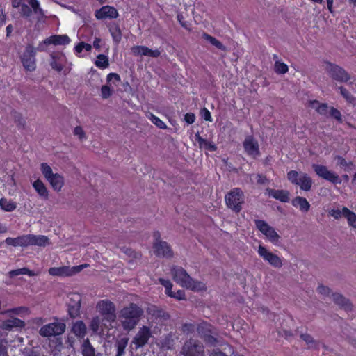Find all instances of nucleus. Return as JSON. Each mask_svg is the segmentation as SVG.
I'll use <instances>...</instances> for the list:
<instances>
[{"mask_svg":"<svg viewBox=\"0 0 356 356\" xmlns=\"http://www.w3.org/2000/svg\"><path fill=\"white\" fill-rule=\"evenodd\" d=\"M216 333L213 331V333L209 334L205 338L203 339L204 342L209 346H215L218 344L219 341L216 337Z\"/></svg>","mask_w":356,"mask_h":356,"instance_id":"de8ad7c7","label":"nucleus"},{"mask_svg":"<svg viewBox=\"0 0 356 356\" xmlns=\"http://www.w3.org/2000/svg\"><path fill=\"white\" fill-rule=\"evenodd\" d=\"M108 28L113 42L118 44L122 39V32L119 25L113 23L111 24Z\"/></svg>","mask_w":356,"mask_h":356,"instance_id":"cd10ccee","label":"nucleus"},{"mask_svg":"<svg viewBox=\"0 0 356 356\" xmlns=\"http://www.w3.org/2000/svg\"><path fill=\"white\" fill-rule=\"evenodd\" d=\"M33 186L41 197L45 199L48 197V191L41 180L37 179L35 181L33 184Z\"/></svg>","mask_w":356,"mask_h":356,"instance_id":"2f4dec72","label":"nucleus"},{"mask_svg":"<svg viewBox=\"0 0 356 356\" xmlns=\"http://www.w3.org/2000/svg\"><path fill=\"white\" fill-rule=\"evenodd\" d=\"M162 346L167 349H172L175 344V341L172 333H169L165 336L162 340Z\"/></svg>","mask_w":356,"mask_h":356,"instance_id":"4c0bfd02","label":"nucleus"},{"mask_svg":"<svg viewBox=\"0 0 356 356\" xmlns=\"http://www.w3.org/2000/svg\"><path fill=\"white\" fill-rule=\"evenodd\" d=\"M256 227L274 245H277L280 242V236L276 232L275 229L269 225L265 220H255Z\"/></svg>","mask_w":356,"mask_h":356,"instance_id":"0eeeda50","label":"nucleus"},{"mask_svg":"<svg viewBox=\"0 0 356 356\" xmlns=\"http://www.w3.org/2000/svg\"><path fill=\"white\" fill-rule=\"evenodd\" d=\"M97 307L104 319L108 322H114L116 319L115 306L113 302L103 300L98 302Z\"/></svg>","mask_w":356,"mask_h":356,"instance_id":"6e6552de","label":"nucleus"},{"mask_svg":"<svg viewBox=\"0 0 356 356\" xmlns=\"http://www.w3.org/2000/svg\"><path fill=\"white\" fill-rule=\"evenodd\" d=\"M120 250L123 253H124L125 254H127V256H129V257H131L133 259H138L141 257L140 252H136L135 250H134L131 248L124 246V247H122L120 248Z\"/></svg>","mask_w":356,"mask_h":356,"instance_id":"a18cd8bd","label":"nucleus"},{"mask_svg":"<svg viewBox=\"0 0 356 356\" xmlns=\"http://www.w3.org/2000/svg\"><path fill=\"white\" fill-rule=\"evenodd\" d=\"M11 312L17 315H21L22 314H28L29 308L26 307H19L13 308Z\"/></svg>","mask_w":356,"mask_h":356,"instance_id":"338daca9","label":"nucleus"},{"mask_svg":"<svg viewBox=\"0 0 356 356\" xmlns=\"http://www.w3.org/2000/svg\"><path fill=\"white\" fill-rule=\"evenodd\" d=\"M0 207L3 210H4L6 211L10 212V211H14L16 209L17 204L15 202H14L11 200H8L6 198H1L0 199Z\"/></svg>","mask_w":356,"mask_h":356,"instance_id":"e433bc0d","label":"nucleus"},{"mask_svg":"<svg viewBox=\"0 0 356 356\" xmlns=\"http://www.w3.org/2000/svg\"><path fill=\"white\" fill-rule=\"evenodd\" d=\"M86 326L82 321H77L73 324L72 332L79 338H83L86 334Z\"/></svg>","mask_w":356,"mask_h":356,"instance_id":"bb28decb","label":"nucleus"},{"mask_svg":"<svg viewBox=\"0 0 356 356\" xmlns=\"http://www.w3.org/2000/svg\"><path fill=\"white\" fill-rule=\"evenodd\" d=\"M202 38L204 40L209 42V43H211L212 45H213L218 49L224 51L226 49L225 47L222 44V43L221 42H220L218 40H217L216 38H215L214 37L210 35L209 34H208L207 33H203Z\"/></svg>","mask_w":356,"mask_h":356,"instance_id":"72a5a7b5","label":"nucleus"},{"mask_svg":"<svg viewBox=\"0 0 356 356\" xmlns=\"http://www.w3.org/2000/svg\"><path fill=\"white\" fill-rule=\"evenodd\" d=\"M288 179L293 184L299 186L305 191H309L313 184L312 178L306 173H298L296 170H290L287 173Z\"/></svg>","mask_w":356,"mask_h":356,"instance_id":"39448f33","label":"nucleus"},{"mask_svg":"<svg viewBox=\"0 0 356 356\" xmlns=\"http://www.w3.org/2000/svg\"><path fill=\"white\" fill-rule=\"evenodd\" d=\"M266 193L282 202L286 203L290 200V193L287 190H276L268 188L266 190Z\"/></svg>","mask_w":356,"mask_h":356,"instance_id":"412c9836","label":"nucleus"},{"mask_svg":"<svg viewBox=\"0 0 356 356\" xmlns=\"http://www.w3.org/2000/svg\"><path fill=\"white\" fill-rule=\"evenodd\" d=\"M243 146L247 155L256 159L260 156L258 141L252 136H248L243 142Z\"/></svg>","mask_w":356,"mask_h":356,"instance_id":"ddd939ff","label":"nucleus"},{"mask_svg":"<svg viewBox=\"0 0 356 356\" xmlns=\"http://www.w3.org/2000/svg\"><path fill=\"white\" fill-rule=\"evenodd\" d=\"M21 275H28L29 276L32 277V276L35 275V273L33 271L30 270L29 268H25V267L19 268V269H16V270H13L8 273V275L10 278H13L14 277Z\"/></svg>","mask_w":356,"mask_h":356,"instance_id":"c9c22d12","label":"nucleus"},{"mask_svg":"<svg viewBox=\"0 0 356 356\" xmlns=\"http://www.w3.org/2000/svg\"><path fill=\"white\" fill-rule=\"evenodd\" d=\"M311 105L321 115H325L327 113L328 106L327 104H319L316 100L311 102Z\"/></svg>","mask_w":356,"mask_h":356,"instance_id":"58836bf2","label":"nucleus"},{"mask_svg":"<svg viewBox=\"0 0 356 356\" xmlns=\"http://www.w3.org/2000/svg\"><path fill=\"white\" fill-rule=\"evenodd\" d=\"M31 245L45 246L49 244V238L44 235L31 234Z\"/></svg>","mask_w":356,"mask_h":356,"instance_id":"c756f323","label":"nucleus"},{"mask_svg":"<svg viewBox=\"0 0 356 356\" xmlns=\"http://www.w3.org/2000/svg\"><path fill=\"white\" fill-rule=\"evenodd\" d=\"M35 55L36 49L31 44L27 45L21 57L23 67L27 71L33 72L35 70Z\"/></svg>","mask_w":356,"mask_h":356,"instance_id":"1a4fd4ad","label":"nucleus"},{"mask_svg":"<svg viewBox=\"0 0 356 356\" xmlns=\"http://www.w3.org/2000/svg\"><path fill=\"white\" fill-rule=\"evenodd\" d=\"M195 325L193 323H184L182 325L181 331L184 334H190L194 332Z\"/></svg>","mask_w":356,"mask_h":356,"instance_id":"6e6d98bb","label":"nucleus"},{"mask_svg":"<svg viewBox=\"0 0 356 356\" xmlns=\"http://www.w3.org/2000/svg\"><path fill=\"white\" fill-rule=\"evenodd\" d=\"M82 268V266L70 268L67 266H62L58 268H50L49 273L53 276H69L72 275L74 272H78Z\"/></svg>","mask_w":356,"mask_h":356,"instance_id":"aec40b11","label":"nucleus"},{"mask_svg":"<svg viewBox=\"0 0 356 356\" xmlns=\"http://www.w3.org/2000/svg\"><path fill=\"white\" fill-rule=\"evenodd\" d=\"M341 96L350 104H354L355 98L351 95V93L343 86H341L337 88Z\"/></svg>","mask_w":356,"mask_h":356,"instance_id":"a19ab883","label":"nucleus"},{"mask_svg":"<svg viewBox=\"0 0 356 356\" xmlns=\"http://www.w3.org/2000/svg\"><path fill=\"white\" fill-rule=\"evenodd\" d=\"M317 291L321 295L325 296H329L331 294V289L325 285L320 284L317 288Z\"/></svg>","mask_w":356,"mask_h":356,"instance_id":"052dcab7","label":"nucleus"},{"mask_svg":"<svg viewBox=\"0 0 356 356\" xmlns=\"http://www.w3.org/2000/svg\"><path fill=\"white\" fill-rule=\"evenodd\" d=\"M257 183L260 185H266L269 184L270 181L267 179V177L262 174H257L256 175Z\"/></svg>","mask_w":356,"mask_h":356,"instance_id":"69168bd1","label":"nucleus"},{"mask_svg":"<svg viewBox=\"0 0 356 356\" xmlns=\"http://www.w3.org/2000/svg\"><path fill=\"white\" fill-rule=\"evenodd\" d=\"M114 89L108 84L104 85L101 88V96L103 99H106L112 96Z\"/></svg>","mask_w":356,"mask_h":356,"instance_id":"49530a36","label":"nucleus"},{"mask_svg":"<svg viewBox=\"0 0 356 356\" xmlns=\"http://www.w3.org/2000/svg\"><path fill=\"white\" fill-rule=\"evenodd\" d=\"M183 356H204V346L197 339L186 340L180 352Z\"/></svg>","mask_w":356,"mask_h":356,"instance_id":"423d86ee","label":"nucleus"},{"mask_svg":"<svg viewBox=\"0 0 356 356\" xmlns=\"http://www.w3.org/2000/svg\"><path fill=\"white\" fill-rule=\"evenodd\" d=\"M32 13L31 8L25 3L22 4L20 14L22 16L28 17Z\"/></svg>","mask_w":356,"mask_h":356,"instance_id":"0e129e2a","label":"nucleus"},{"mask_svg":"<svg viewBox=\"0 0 356 356\" xmlns=\"http://www.w3.org/2000/svg\"><path fill=\"white\" fill-rule=\"evenodd\" d=\"M151 336L150 330L146 326H143L136 334L132 341L136 348L143 346L146 344Z\"/></svg>","mask_w":356,"mask_h":356,"instance_id":"dca6fc26","label":"nucleus"},{"mask_svg":"<svg viewBox=\"0 0 356 356\" xmlns=\"http://www.w3.org/2000/svg\"><path fill=\"white\" fill-rule=\"evenodd\" d=\"M70 42V38L67 35H54L46 38V43L54 45H67Z\"/></svg>","mask_w":356,"mask_h":356,"instance_id":"b1692460","label":"nucleus"},{"mask_svg":"<svg viewBox=\"0 0 356 356\" xmlns=\"http://www.w3.org/2000/svg\"><path fill=\"white\" fill-rule=\"evenodd\" d=\"M225 202L228 208L239 213L245 202L244 193L241 188H235L225 195Z\"/></svg>","mask_w":356,"mask_h":356,"instance_id":"20e7f679","label":"nucleus"},{"mask_svg":"<svg viewBox=\"0 0 356 356\" xmlns=\"http://www.w3.org/2000/svg\"><path fill=\"white\" fill-rule=\"evenodd\" d=\"M331 295L333 302L341 309L345 311H351L353 309V306L350 300L346 298L341 293H332Z\"/></svg>","mask_w":356,"mask_h":356,"instance_id":"6ab92c4d","label":"nucleus"},{"mask_svg":"<svg viewBox=\"0 0 356 356\" xmlns=\"http://www.w3.org/2000/svg\"><path fill=\"white\" fill-rule=\"evenodd\" d=\"M159 283L165 288V293L168 295L169 293H172V284L169 280L163 278L159 279Z\"/></svg>","mask_w":356,"mask_h":356,"instance_id":"5fc2aeb1","label":"nucleus"},{"mask_svg":"<svg viewBox=\"0 0 356 356\" xmlns=\"http://www.w3.org/2000/svg\"><path fill=\"white\" fill-rule=\"evenodd\" d=\"M25 326V323L17 318L6 320L3 321L0 327L2 330L11 331L13 329H21Z\"/></svg>","mask_w":356,"mask_h":356,"instance_id":"4be33fe9","label":"nucleus"},{"mask_svg":"<svg viewBox=\"0 0 356 356\" xmlns=\"http://www.w3.org/2000/svg\"><path fill=\"white\" fill-rule=\"evenodd\" d=\"M81 298L79 294L78 293H74L72 294L71 297L70 298L69 302L67 303L68 305L72 306H76V305H80L81 306Z\"/></svg>","mask_w":356,"mask_h":356,"instance_id":"09e8293b","label":"nucleus"},{"mask_svg":"<svg viewBox=\"0 0 356 356\" xmlns=\"http://www.w3.org/2000/svg\"><path fill=\"white\" fill-rule=\"evenodd\" d=\"M289 67L286 64L280 61L276 60L275 62L274 71L278 74H283L288 72Z\"/></svg>","mask_w":356,"mask_h":356,"instance_id":"79ce46f5","label":"nucleus"},{"mask_svg":"<svg viewBox=\"0 0 356 356\" xmlns=\"http://www.w3.org/2000/svg\"><path fill=\"white\" fill-rule=\"evenodd\" d=\"M312 168L314 169L316 174L321 178H323L330 182L337 184H341V179L334 172L328 170L327 167L319 164H313Z\"/></svg>","mask_w":356,"mask_h":356,"instance_id":"f8f14e48","label":"nucleus"},{"mask_svg":"<svg viewBox=\"0 0 356 356\" xmlns=\"http://www.w3.org/2000/svg\"><path fill=\"white\" fill-rule=\"evenodd\" d=\"M171 274L173 280L181 286L192 290L200 289L202 283L194 280L182 267L173 266L171 268Z\"/></svg>","mask_w":356,"mask_h":356,"instance_id":"7ed1b4c3","label":"nucleus"},{"mask_svg":"<svg viewBox=\"0 0 356 356\" xmlns=\"http://www.w3.org/2000/svg\"><path fill=\"white\" fill-rule=\"evenodd\" d=\"M97 60L95 61V65L102 69H105L109 65L108 58L104 54H99L97 56Z\"/></svg>","mask_w":356,"mask_h":356,"instance_id":"ea45409f","label":"nucleus"},{"mask_svg":"<svg viewBox=\"0 0 356 356\" xmlns=\"http://www.w3.org/2000/svg\"><path fill=\"white\" fill-rule=\"evenodd\" d=\"M143 313V309L137 304L130 303L119 312L118 321L124 330L130 331L138 325Z\"/></svg>","mask_w":356,"mask_h":356,"instance_id":"f257e3e1","label":"nucleus"},{"mask_svg":"<svg viewBox=\"0 0 356 356\" xmlns=\"http://www.w3.org/2000/svg\"><path fill=\"white\" fill-rule=\"evenodd\" d=\"M80 307H81L80 305H76V306L68 305L67 306V312H68V314L70 315V316L72 318H75L77 316H79V312H80Z\"/></svg>","mask_w":356,"mask_h":356,"instance_id":"864d4df0","label":"nucleus"},{"mask_svg":"<svg viewBox=\"0 0 356 356\" xmlns=\"http://www.w3.org/2000/svg\"><path fill=\"white\" fill-rule=\"evenodd\" d=\"M24 356H41L37 351L32 348H24L23 352Z\"/></svg>","mask_w":356,"mask_h":356,"instance_id":"774afa93","label":"nucleus"},{"mask_svg":"<svg viewBox=\"0 0 356 356\" xmlns=\"http://www.w3.org/2000/svg\"><path fill=\"white\" fill-rule=\"evenodd\" d=\"M154 254L157 257L171 258L173 257V252L170 245L163 241H154L153 244Z\"/></svg>","mask_w":356,"mask_h":356,"instance_id":"4468645a","label":"nucleus"},{"mask_svg":"<svg viewBox=\"0 0 356 356\" xmlns=\"http://www.w3.org/2000/svg\"><path fill=\"white\" fill-rule=\"evenodd\" d=\"M65 323L63 322L51 323L42 326L39 333L43 337L60 335L65 332Z\"/></svg>","mask_w":356,"mask_h":356,"instance_id":"9b49d317","label":"nucleus"},{"mask_svg":"<svg viewBox=\"0 0 356 356\" xmlns=\"http://www.w3.org/2000/svg\"><path fill=\"white\" fill-rule=\"evenodd\" d=\"M197 331L199 337L203 339L209 334L213 333V330L211 329V325L202 323L197 326Z\"/></svg>","mask_w":356,"mask_h":356,"instance_id":"7c9ffc66","label":"nucleus"},{"mask_svg":"<svg viewBox=\"0 0 356 356\" xmlns=\"http://www.w3.org/2000/svg\"><path fill=\"white\" fill-rule=\"evenodd\" d=\"M106 81L108 83L112 82L114 85L117 86L120 82L121 79L119 74L111 72L107 75Z\"/></svg>","mask_w":356,"mask_h":356,"instance_id":"603ef678","label":"nucleus"},{"mask_svg":"<svg viewBox=\"0 0 356 356\" xmlns=\"http://www.w3.org/2000/svg\"><path fill=\"white\" fill-rule=\"evenodd\" d=\"M168 296H170L172 298H176L177 300H185V292L183 290H177V291L174 292L172 291V293H169L168 294Z\"/></svg>","mask_w":356,"mask_h":356,"instance_id":"13d9d810","label":"nucleus"},{"mask_svg":"<svg viewBox=\"0 0 356 356\" xmlns=\"http://www.w3.org/2000/svg\"><path fill=\"white\" fill-rule=\"evenodd\" d=\"M81 353L83 356H95V350L87 339L83 341L81 345Z\"/></svg>","mask_w":356,"mask_h":356,"instance_id":"473e14b6","label":"nucleus"},{"mask_svg":"<svg viewBox=\"0 0 356 356\" xmlns=\"http://www.w3.org/2000/svg\"><path fill=\"white\" fill-rule=\"evenodd\" d=\"M147 118L159 129H167L166 124L159 118L154 115V114L149 113L147 115Z\"/></svg>","mask_w":356,"mask_h":356,"instance_id":"37998d69","label":"nucleus"},{"mask_svg":"<svg viewBox=\"0 0 356 356\" xmlns=\"http://www.w3.org/2000/svg\"><path fill=\"white\" fill-rule=\"evenodd\" d=\"M4 242L8 245H12L13 247H21L20 236L16 238L8 237L6 238Z\"/></svg>","mask_w":356,"mask_h":356,"instance_id":"4d7b16f0","label":"nucleus"},{"mask_svg":"<svg viewBox=\"0 0 356 356\" xmlns=\"http://www.w3.org/2000/svg\"><path fill=\"white\" fill-rule=\"evenodd\" d=\"M293 207L298 208L301 212L307 213L310 209V204L306 198L300 196H297L291 201Z\"/></svg>","mask_w":356,"mask_h":356,"instance_id":"5701e85b","label":"nucleus"},{"mask_svg":"<svg viewBox=\"0 0 356 356\" xmlns=\"http://www.w3.org/2000/svg\"><path fill=\"white\" fill-rule=\"evenodd\" d=\"M14 121L17 123V126L24 127L26 121L22 117V115L17 111H14L13 114Z\"/></svg>","mask_w":356,"mask_h":356,"instance_id":"8fccbe9b","label":"nucleus"},{"mask_svg":"<svg viewBox=\"0 0 356 356\" xmlns=\"http://www.w3.org/2000/svg\"><path fill=\"white\" fill-rule=\"evenodd\" d=\"M74 135L79 137L81 140L86 138V133L83 128L80 126L76 127L74 129Z\"/></svg>","mask_w":356,"mask_h":356,"instance_id":"680f3d73","label":"nucleus"},{"mask_svg":"<svg viewBox=\"0 0 356 356\" xmlns=\"http://www.w3.org/2000/svg\"><path fill=\"white\" fill-rule=\"evenodd\" d=\"M322 67L325 74L333 81L348 83L351 79L350 74L343 67L336 63L323 60Z\"/></svg>","mask_w":356,"mask_h":356,"instance_id":"f03ea898","label":"nucleus"},{"mask_svg":"<svg viewBox=\"0 0 356 356\" xmlns=\"http://www.w3.org/2000/svg\"><path fill=\"white\" fill-rule=\"evenodd\" d=\"M132 54L136 56H147L152 58H157L161 55L159 49L152 50L145 46H134L131 48Z\"/></svg>","mask_w":356,"mask_h":356,"instance_id":"a211bd4d","label":"nucleus"},{"mask_svg":"<svg viewBox=\"0 0 356 356\" xmlns=\"http://www.w3.org/2000/svg\"><path fill=\"white\" fill-rule=\"evenodd\" d=\"M40 170L47 180L55 174L53 172L51 168L46 163H41Z\"/></svg>","mask_w":356,"mask_h":356,"instance_id":"c03bdc74","label":"nucleus"},{"mask_svg":"<svg viewBox=\"0 0 356 356\" xmlns=\"http://www.w3.org/2000/svg\"><path fill=\"white\" fill-rule=\"evenodd\" d=\"M50 65L52 69L60 72L63 69L64 63H65V56L60 52H53L50 54Z\"/></svg>","mask_w":356,"mask_h":356,"instance_id":"f3484780","label":"nucleus"},{"mask_svg":"<svg viewBox=\"0 0 356 356\" xmlns=\"http://www.w3.org/2000/svg\"><path fill=\"white\" fill-rule=\"evenodd\" d=\"M330 115L336 119L338 122H342V116L338 109L331 107L330 109Z\"/></svg>","mask_w":356,"mask_h":356,"instance_id":"bf43d9fd","label":"nucleus"},{"mask_svg":"<svg viewBox=\"0 0 356 356\" xmlns=\"http://www.w3.org/2000/svg\"><path fill=\"white\" fill-rule=\"evenodd\" d=\"M128 344V338L124 337L118 339L115 343V348H116L115 356H123L124 354V350Z\"/></svg>","mask_w":356,"mask_h":356,"instance_id":"c85d7f7f","label":"nucleus"},{"mask_svg":"<svg viewBox=\"0 0 356 356\" xmlns=\"http://www.w3.org/2000/svg\"><path fill=\"white\" fill-rule=\"evenodd\" d=\"M95 16L97 19H116L119 13L115 8L111 6H104L95 13Z\"/></svg>","mask_w":356,"mask_h":356,"instance_id":"2eb2a0df","label":"nucleus"},{"mask_svg":"<svg viewBox=\"0 0 356 356\" xmlns=\"http://www.w3.org/2000/svg\"><path fill=\"white\" fill-rule=\"evenodd\" d=\"M35 14L43 15L42 8H40V4L38 0H27Z\"/></svg>","mask_w":356,"mask_h":356,"instance_id":"3c124183","label":"nucleus"},{"mask_svg":"<svg viewBox=\"0 0 356 356\" xmlns=\"http://www.w3.org/2000/svg\"><path fill=\"white\" fill-rule=\"evenodd\" d=\"M257 252L259 257L271 266L280 268L283 266L282 259L277 254L270 252L265 246L259 245Z\"/></svg>","mask_w":356,"mask_h":356,"instance_id":"9d476101","label":"nucleus"},{"mask_svg":"<svg viewBox=\"0 0 356 356\" xmlns=\"http://www.w3.org/2000/svg\"><path fill=\"white\" fill-rule=\"evenodd\" d=\"M343 215L347 218L348 225L356 228V215L347 207H343Z\"/></svg>","mask_w":356,"mask_h":356,"instance_id":"f704fd0d","label":"nucleus"},{"mask_svg":"<svg viewBox=\"0 0 356 356\" xmlns=\"http://www.w3.org/2000/svg\"><path fill=\"white\" fill-rule=\"evenodd\" d=\"M47 181L56 191H60L64 185V178L58 173H55Z\"/></svg>","mask_w":356,"mask_h":356,"instance_id":"393cba45","label":"nucleus"},{"mask_svg":"<svg viewBox=\"0 0 356 356\" xmlns=\"http://www.w3.org/2000/svg\"><path fill=\"white\" fill-rule=\"evenodd\" d=\"M300 339L305 342V343L308 346V348L318 350L320 342L314 339V337L307 333H300Z\"/></svg>","mask_w":356,"mask_h":356,"instance_id":"a878e982","label":"nucleus"},{"mask_svg":"<svg viewBox=\"0 0 356 356\" xmlns=\"http://www.w3.org/2000/svg\"><path fill=\"white\" fill-rule=\"evenodd\" d=\"M21 247H27L31 245V234L20 236Z\"/></svg>","mask_w":356,"mask_h":356,"instance_id":"e2e57ef3","label":"nucleus"}]
</instances>
